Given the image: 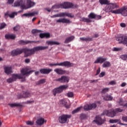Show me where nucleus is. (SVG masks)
I'll list each match as a JSON object with an SVG mask.
<instances>
[{"label": "nucleus", "instance_id": "obj_1", "mask_svg": "<svg viewBox=\"0 0 127 127\" xmlns=\"http://www.w3.org/2000/svg\"><path fill=\"white\" fill-rule=\"evenodd\" d=\"M46 49H48V46H37L35 47L32 49H28L27 48L23 49L17 48L11 52V55L13 57L17 56V55H20V54L24 53V57H28V56H31V55L35 54L36 51L46 50Z\"/></svg>", "mask_w": 127, "mask_h": 127}, {"label": "nucleus", "instance_id": "obj_2", "mask_svg": "<svg viewBox=\"0 0 127 127\" xmlns=\"http://www.w3.org/2000/svg\"><path fill=\"white\" fill-rule=\"evenodd\" d=\"M120 6L116 3H110L107 4L105 7L104 8V11L105 12H111V13H114V14H119V9L116 10H114L115 8H119Z\"/></svg>", "mask_w": 127, "mask_h": 127}, {"label": "nucleus", "instance_id": "obj_3", "mask_svg": "<svg viewBox=\"0 0 127 127\" xmlns=\"http://www.w3.org/2000/svg\"><path fill=\"white\" fill-rule=\"evenodd\" d=\"M124 110L121 108H116L114 109H111L110 110H105L102 115L107 116V117H111V118H114L116 116H118L119 113H122Z\"/></svg>", "mask_w": 127, "mask_h": 127}, {"label": "nucleus", "instance_id": "obj_4", "mask_svg": "<svg viewBox=\"0 0 127 127\" xmlns=\"http://www.w3.org/2000/svg\"><path fill=\"white\" fill-rule=\"evenodd\" d=\"M76 7V5H74L73 3L68 2H64L63 3L61 4H57L56 5H53L52 7V8H74Z\"/></svg>", "mask_w": 127, "mask_h": 127}, {"label": "nucleus", "instance_id": "obj_5", "mask_svg": "<svg viewBox=\"0 0 127 127\" xmlns=\"http://www.w3.org/2000/svg\"><path fill=\"white\" fill-rule=\"evenodd\" d=\"M49 65L51 67L53 66H62V67H67V68H69L70 67H73V66H74V64L70 63V62L65 61L60 63L50 64Z\"/></svg>", "mask_w": 127, "mask_h": 127}, {"label": "nucleus", "instance_id": "obj_6", "mask_svg": "<svg viewBox=\"0 0 127 127\" xmlns=\"http://www.w3.org/2000/svg\"><path fill=\"white\" fill-rule=\"evenodd\" d=\"M70 115L63 114L59 117V122L60 124H66L69 122V119H71Z\"/></svg>", "mask_w": 127, "mask_h": 127}, {"label": "nucleus", "instance_id": "obj_7", "mask_svg": "<svg viewBox=\"0 0 127 127\" xmlns=\"http://www.w3.org/2000/svg\"><path fill=\"white\" fill-rule=\"evenodd\" d=\"M68 87H69L68 85H64L60 86L57 88H55L53 90V95L55 96H56V94H60L61 93H62L64 90L68 89Z\"/></svg>", "mask_w": 127, "mask_h": 127}, {"label": "nucleus", "instance_id": "obj_8", "mask_svg": "<svg viewBox=\"0 0 127 127\" xmlns=\"http://www.w3.org/2000/svg\"><path fill=\"white\" fill-rule=\"evenodd\" d=\"M32 72H34V70H31V71H28V68H22L21 70V75H22V78H20V79H22L21 82L25 81V80H26L25 77L23 78V76H29V75H30V74H31Z\"/></svg>", "mask_w": 127, "mask_h": 127}, {"label": "nucleus", "instance_id": "obj_9", "mask_svg": "<svg viewBox=\"0 0 127 127\" xmlns=\"http://www.w3.org/2000/svg\"><path fill=\"white\" fill-rule=\"evenodd\" d=\"M14 6H21L22 9H27L25 5V0H18L14 2Z\"/></svg>", "mask_w": 127, "mask_h": 127}, {"label": "nucleus", "instance_id": "obj_10", "mask_svg": "<svg viewBox=\"0 0 127 127\" xmlns=\"http://www.w3.org/2000/svg\"><path fill=\"white\" fill-rule=\"evenodd\" d=\"M89 18H82V21H84V22H87L90 23L91 22V19H94L97 17V15L93 12L90 13L88 15Z\"/></svg>", "mask_w": 127, "mask_h": 127}, {"label": "nucleus", "instance_id": "obj_11", "mask_svg": "<svg viewBox=\"0 0 127 127\" xmlns=\"http://www.w3.org/2000/svg\"><path fill=\"white\" fill-rule=\"evenodd\" d=\"M97 108V104L96 103H93L90 105L86 104L84 106V111H90L92 109H96Z\"/></svg>", "mask_w": 127, "mask_h": 127}, {"label": "nucleus", "instance_id": "obj_12", "mask_svg": "<svg viewBox=\"0 0 127 127\" xmlns=\"http://www.w3.org/2000/svg\"><path fill=\"white\" fill-rule=\"evenodd\" d=\"M118 14H121L123 16H127V6L119 9Z\"/></svg>", "mask_w": 127, "mask_h": 127}, {"label": "nucleus", "instance_id": "obj_13", "mask_svg": "<svg viewBox=\"0 0 127 127\" xmlns=\"http://www.w3.org/2000/svg\"><path fill=\"white\" fill-rule=\"evenodd\" d=\"M57 82H61V83H68L69 82V78L68 76H63L61 78L56 79Z\"/></svg>", "mask_w": 127, "mask_h": 127}, {"label": "nucleus", "instance_id": "obj_14", "mask_svg": "<svg viewBox=\"0 0 127 127\" xmlns=\"http://www.w3.org/2000/svg\"><path fill=\"white\" fill-rule=\"evenodd\" d=\"M56 22L57 23H71L70 20L65 18L59 19L56 20Z\"/></svg>", "mask_w": 127, "mask_h": 127}, {"label": "nucleus", "instance_id": "obj_15", "mask_svg": "<svg viewBox=\"0 0 127 127\" xmlns=\"http://www.w3.org/2000/svg\"><path fill=\"white\" fill-rule=\"evenodd\" d=\"M54 72L58 74V75H64V74H66V70H63L62 68H56L54 69Z\"/></svg>", "mask_w": 127, "mask_h": 127}, {"label": "nucleus", "instance_id": "obj_16", "mask_svg": "<svg viewBox=\"0 0 127 127\" xmlns=\"http://www.w3.org/2000/svg\"><path fill=\"white\" fill-rule=\"evenodd\" d=\"M53 69L51 68H42L40 70V72L41 74H48L51 72H52Z\"/></svg>", "mask_w": 127, "mask_h": 127}, {"label": "nucleus", "instance_id": "obj_17", "mask_svg": "<svg viewBox=\"0 0 127 127\" xmlns=\"http://www.w3.org/2000/svg\"><path fill=\"white\" fill-rule=\"evenodd\" d=\"M96 120H94L93 122H95L97 125H103L105 123V120L102 119V118L99 116L96 117Z\"/></svg>", "mask_w": 127, "mask_h": 127}, {"label": "nucleus", "instance_id": "obj_18", "mask_svg": "<svg viewBox=\"0 0 127 127\" xmlns=\"http://www.w3.org/2000/svg\"><path fill=\"white\" fill-rule=\"evenodd\" d=\"M31 96V94L28 91H26L24 92L23 95H19L18 98V99H22V98H29V97Z\"/></svg>", "mask_w": 127, "mask_h": 127}, {"label": "nucleus", "instance_id": "obj_19", "mask_svg": "<svg viewBox=\"0 0 127 127\" xmlns=\"http://www.w3.org/2000/svg\"><path fill=\"white\" fill-rule=\"evenodd\" d=\"M61 17H64V16H68V17H70L72 18L74 17V15L72 14L71 13H68L67 12L60 13Z\"/></svg>", "mask_w": 127, "mask_h": 127}, {"label": "nucleus", "instance_id": "obj_20", "mask_svg": "<svg viewBox=\"0 0 127 127\" xmlns=\"http://www.w3.org/2000/svg\"><path fill=\"white\" fill-rule=\"evenodd\" d=\"M26 8L27 9L28 8H30V7L34 6L35 2L31 1V0H26Z\"/></svg>", "mask_w": 127, "mask_h": 127}, {"label": "nucleus", "instance_id": "obj_21", "mask_svg": "<svg viewBox=\"0 0 127 127\" xmlns=\"http://www.w3.org/2000/svg\"><path fill=\"white\" fill-rule=\"evenodd\" d=\"M20 45H26L29 43H35V41L20 40L18 42Z\"/></svg>", "mask_w": 127, "mask_h": 127}, {"label": "nucleus", "instance_id": "obj_22", "mask_svg": "<svg viewBox=\"0 0 127 127\" xmlns=\"http://www.w3.org/2000/svg\"><path fill=\"white\" fill-rule=\"evenodd\" d=\"M105 61H107V58H103V57H99L94 62V63L95 64H97L98 63H100L101 64H102V63H104V62H105Z\"/></svg>", "mask_w": 127, "mask_h": 127}, {"label": "nucleus", "instance_id": "obj_23", "mask_svg": "<svg viewBox=\"0 0 127 127\" xmlns=\"http://www.w3.org/2000/svg\"><path fill=\"white\" fill-rule=\"evenodd\" d=\"M36 123L38 126H42L44 124V123H46V121L44 120V118H40L36 121Z\"/></svg>", "mask_w": 127, "mask_h": 127}, {"label": "nucleus", "instance_id": "obj_24", "mask_svg": "<svg viewBox=\"0 0 127 127\" xmlns=\"http://www.w3.org/2000/svg\"><path fill=\"white\" fill-rule=\"evenodd\" d=\"M35 14H37V12H32L31 13H24L22 15V16H25V17H31L32 16H34Z\"/></svg>", "mask_w": 127, "mask_h": 127}, {"label": "nucleus", "instance_id": "obj_25", "mask_svg": "<svg viewBox=\"0 0 127 127\" xmlns=\"http://www.w3.org/2000/svg\"><path fill=\"white\" fill-rule=\"evenodd\" d=\"M12 79L14 81H16L17 79H22V75L13 74L12 75Z\"/></svg>", "mask_w": 127, "mask_h": 127}, {"label": "nucleus", "instance_id": "obj_26", "mask_svg": "<svg viewBox=\"0 0 127 127\" xmlns=\"http://www.w3.org/2000/svg\"><path fill=\"white\" fill-rule=\"evenodd\" d=\"M40 38H50V33H41L39 35Z\"/></svg>", "mask_w": 127, "mask_h": 127}, {"label": "nucleus", "instance_id": "obj_27", "mask_svg": "<svg viewBox=\"0 0 127 127\" xmlns=\"http://www.w3.org/2000/svg\"><path fill=\"white\" fill-rule=\"evenodd\" d=\"M46 44L48 45H60V43L57 41H46Z\"/></svg>", "mask_w": 127, "mask_h": 127}, {"label": "nucleus", "instance_id": "obj_28", "mask_svg": "<svg viewBox=\"0 0 127 127\" xmlns=\"http://www.w3.org/2000/svg\"><path fill=\"white\" fill-rule=\"evenodd\" d=\"M15 15H17V13L14 12H12L11 14L9 13V11H7L5 13V16H9L11 18H13Z\"/></svg>", "mask_w": 127, "mask_h": 127}, {"label": "nucleus", "instance_id": "obj_29", "mask_svg": "<svg viewBox=\"0 0 127 127\" xmlns=\"http://www.w3.org/2000/svg\"><path fill=\"white\" fill-rule=\"evenodd\" d=\"M16 36L15 35L13 34H6L5 35V38L6 39H15Z\"/></svg>", "mask_w": 127, "mask_h": 127}, {"label": "nucleus", "instance_id": "obj_30", "mask_svg": "<svg viewBox=\"0 0 127 127\" xmlns=\"http://www.w3.org/2000/svg\"><path fill=\"white\" fill-rule=\"evenodd\" d=\"M81 41H85L86 42H88V41H93V37L91 38L90 37L87 38L82 37L80 38Z\"/></svg>", "mask_w": 127, "mask_h": 127}, {"label": "nucleus", "instance_id": "obj_31", "mask_svg": "<svg viewBox=\"0 0 127 127\" xmlns=\"http://www.w3.org/2000/svg\"><path fill=\"white\" fill-rule=\"evenodd\" d=\"M4 71L5 73H6V74H7V75H8V74H10L12 72V71L11 70V67L10 66L5 67L4 68Z\"/></svg>", "mask_w": 127, "mask_h": 127}, {"label": "nucleus", "instance_id": "obj_32", "mask_svg": "<svg viewBox=\"0 0 127 127\" xmlns=\"http://www.w3.org/2000/svg\"><path fill=\"white\" fill-rule=\"evenodd\" d=\"M111 63L108 61L105 62L102 65V66L103 67V68H109V67H111Z\"/></svg>", "mask_w": 127, "mask_h": 127}, {"label": "nucleus", "instance_id": "obj_33", "mask_svg": "<svg viewBox=\"0 0 127 127\" xmlns=\"http://www.w3.org/2000/svg\"><path fill=\"white\" fill-rule=\"evenodd\" d=\"M103 98L105 101H112L113 100V97L110 95H107V96H103Z\"/></svg>", "mask_w": 127, "mask_h": 127}, {"label": "nucleus", "instance_id": "obj_34", "mask_svg": "<svg viewBox=\"0 0 127 127\" xmlns=\"http://www.w3.org/2000/svg\"><path fill=\"white\" fill-rule=\"evenodd\" d=\"M74 38H75V37H74V36H71L70 37L66 38L64 41V43H69V42H71V41H72V40H73Z\"/></svg>", "mask_w": 127, "mask_h": 127}, {"label": "nucleus", "instance_id": "obj_35", "mask_svg": "<svg viewBox=\"0 0 127 127\" xmlns=\"http://www.w3.org/2000/svg\"><path fill=\"white\" fill-rule=\"evenodd\" d=\"M31 32L33 34H34V35H35V36H36V35H37L38 33L42 32V31L38 29H33Z\"/></svg>", "mask_w": 127, "mask_h": 127}, {"label": "nucleus", "instance_id": "obj_36", "mask_svg": "<svg viewBox=\"0 0 127 127\" xmlns=\"http://www.w3.org/2000/svg\"><path fill=\"white\" fill-rule=\"evenodd\" d=\"M100 4L103 5V4H109L110 3V1L108 0H99Z\"/></svg>", "mask_w": 127, "mask_h": 127}, {"label": "nucleus", "instance_id": "obj_37", "mask_svg": "<svg viewBox=\"0 0 127 127\" xmlns=\"http://www.w3.org/2000/svg\"><path fill=\"white\" fill-rule=\"evenodd\" d=\"M109 122L110 123V124H116L117 123H119V124L120 125V123H121V120H120V119H115V120L111 119L109 120Z\"/></svg>", "mask_w": 127, "mask_h": 127}, {"label": "nucleus", "instance_id": "obj_38", "mask_svg": "<svg viewBox=\"0 0 127 127\" xmlns=\"http://www.w3.org/2000/svg\"><path fill=\"white\" fill-rule=\"evenodd\" d=\"M9 106H10L11 108H14V107H20V104L19 103L9 104Z\"/></svg>", "mask_w": 127, "mask_h": 127}, {"label": "nucleus", "instance_id": "obj_39", "mask_svg": "<svg viewBox=\"0 0 127 127\" xmlns=\"http://www.w3.org/2000/svg\"><path fill=\"white\" fill-rule=\"evenodd\" d=\"M81 109H82V107H79L77 108V109H75L74 110H73L72 112V115H74V114H76V113H78V112H80V111L81 110Z\"/></svg>", "mask_w": 127, "mask_h": 127}, {"label": "nucleus", "instance_id": "obj_40", "mask_svg": "<svg viewBox=\"0 0 127 127\" xmlns=\"http://www.w3.org/2000/svg\"><path fill=\"white\" fill-rule=\"evenodd\" d=\"M124 38H124L123 36H121L117 38L116 40H117V41H118L119 43H123Z\"/></svg>", "mask_w": 127, "mask_h": 127}, {"label": "nucleus", "instance_id": "obj_41", "mask_svg": "<svg viewBox=\"0 0 127 127\" xmlns=\"http://www.w3.org/2000/svg\"><path fill=\"white\" fill-rule=\"evenodd\" d=\"M122 50H123V48H122L114 47L113 49V51H115V52L122 51Z\"/></svg>", "mask_w": 127, "mask_h": 127}, {"label": "nucleus", "instance_id": "obj_42", "mask_svg": "<svg viewBox=\"0 0 127 127\" xmlns=\"http://www.w3.org/2000/svg\"><path fill=\"white\" fill-rule=\"evenodd\" d=\"M26 124L28 126H33V125H34V122L28 121L26 122Z\"/></svg>", "mask_w": 127, "mask_h": 127}, {"label": "nucleus", "instance_id": "obj_43", "mask_svg": "<svg viewBox=\"0 0 127 127\" xmlns=\"http://www.w3.org/2000/svg\"><path fill=\"white\" fill-rule=\"evenodd\" d=\"M121 58L122 59V60L126 61V60H127V54L121 55Z\"/></svg>", "mask_w": 127, "mask_h": 127}, {"label": "nucleus", "instance_id": "obj_44", "mask_svg": "<svg viewBox=\"0 0 127 127\" xmlns=\"http://www.w3.org/2000/svg\"><path fill=\"white\" fill-rule=\"evenodd\" d=\"M67 95L68 98H72L74 96V93L72 92H69L67 93Z\"/></svg>", "mask_w": 127, "mask_h": 127}, {"label": "nucleus", "instance_id": "obj_45", "mask_svg": "<svg viewBox=\"0 0 127 127\" xmlns=\"http://www.w3.org/2000/svg\"><path fill=\"white\" fill-rule=\"evenodd\" d=\"M109 88H105L103 89L102 91V94H106V93H108L109 92Z\"/></svg>", "mask_w": 127, "mask_h": 127}, {"label": "nucleus", "instance_id": "obj_46", "mask_svg": "<svg viewBox=\"0 0 127 127\" xmlns=\"http://www.w3.org/2000/svg\"><path fill=\"white\" fill-rule=\"evenodd\" d=\"M19 29H20V26H19V25H17L15 27H13L14 31H18Z\"/></svg>", "mask_w": 127, "mask_h": 127}, {"label": "nucleus", "instance_id": "obj_47", "mask_svg": "<svg viewBox=\"0 0 127 127\" xmlns=\"http://www.w3.org/2000/svg\"><path fill=\"white\" fill-rule=\"evenodd\" d=\"M61 104L64 106H66V105H67V101L65 100H62L61 101Z\"/></svg>", "mask_w": 127, "mask_h": 127}, {"label": "nucleus", "instance_id": "obj_48", "mask_svg": "<svg viewBox=\"0 0 127 127\" xmlns=\"http://www.w3.org/2000/svg\"><path fill=\"white\" fill-rule=\"evenodd\" d=\"M5 26H6V24H5V23H1L0 24V29H3Z\"/></svg>", "mask_w": 127, "mask_h": 127}, {"label": "nucleus", "instance_id": "obj_49", "mask_svg": "<svg viewBox=\"0 0 127 127\" xmlns=\"http://www.w3.org/2000/svg\"><path fill=\"white\" fill-rule=\"evenodd\" d=\"M45 82H46L45 79H42L38 81V84L39 85H40V84H44V83H45Z\"/></svg>", "mask_w": 127, "mask_h": 127}, {"label": "nucleus", "instance_id": "obj_50", "mask_svg": "<svg viewBox=\"0 0 127 127\" xmlns=\"http://www.w3.org/2000/svg\"><path fill=\"white\" fill-rule=\"evenodd\" d=\"M123 44H126L127 46V37H125L122 43Z\"/></svg>", "mask_w": 127, "mask_h": 127}, {"label": "nucleus", "instance_id": "obj_51", "mask_svg": "<svg viewBox=\"0 0 127 127\" xmlns=\"http://www.w3.org/2000/svg\"><path fill=\"white\" fill-rule=\"evenodd\" d=\"M106 75V72L105 71L101 72L99 74L100 78H102L104 76V75Z\"/></svg>", "mask_w": 127, "mask_h": 127}, {"label": "nucleus", "instance_id": "obj_52", "mask_svg": "<svg viewBox=\"0 0 127 127\" xmlns=\"http://www.w3.org/2000/svg\"><path fill=\"white\" fill-rule=\"evenodd\" d=\"M122 120L123 122L127 123V116H123L122 118Z\"/></svg>", "mask_w": 127, "mask_h": 127}, {"label": "nucleus", "instance_id": "obj_53", "mask_svg": "<svg viewBox=\"0 0 127 127\" xmlns=\"http://www.w3.org/2000/svg\"><path fill=\"white\" fill-rule=\"evenodd\" d=\"M6 81L7 82V83H12V82H14L12 78H9L7 79Z\"/></svg>", "mask_w": 127, "mask_h": 127}, {"label": "nucleus", "instance_id": "obj_54", "mask_svg": "<svg viewBox=\"0 0 127 127\" xmlns=\"http://www.w3.org/2000/svg\"><path fill=\"white\" fill-rule=\"evenodd\" d=\"M100 72H101V67H99L97 70L95 76H98L100 74Z\"/></svg>", "mask_w": 127, "mask_h": 127}, {"label": "nucleus", "instance_id": "obj_55", "mask_svg": "<svg viewBox=\"0 0 127 127\" xmlns=\"http://www.w3.org/2000/svg\"><path fill=\"white\" fill-rule=\"evenodd\" d=\"M117 82L115 80H112L109 82L110 85H116Z\"/></svg>", "mask_w": 127, "mask_h": 127}, {"label": "nucleus", "instance_id": "obj_56", "mask_svg": "<svg viewBox=\"0 0 127 127\" xmlns=\"http://www.w3.org/2000/svg\"><path fill=\"white\" fill-rule=\"evenodd\" d=\"M14 2V0H7V3L9 4H12Z\"/></svg>", "mask_w": 127, "mask_h": 127}, {"label": "nucleus", "instance_id": "obj_57", "mask_svg": "<svg viewBox=\"0 0 127 127\" xmlns=\"http://www.w3.org/2000/svg\"><path fill=\"white\" fill-rule=\"evenodd\" d=\"M119 105H120V106H124V101H123V99H121L120 100Z\"/></svg>", "mask_w": 127, "mask_h": 127}, {"label": "nucleus", "instance_id": "obj_58", "mask_svg": "<svg viewBox=\"0 0 127 127\" xmlns=\"http://www.w3.org/2000/svg\"><path fill=\"white\" fill-rule=\"evenodd\" d=\"M53 17H61L60 13L54 15Z\"/></svg>", "mask_w": 127, "mask_h": 127}, {"label": "nucleus", "instance_id": "obj_59", "mask_svg": "<svg viewBox=\"0 0 127 127\" xmlns=\"http://www.w3.org/2000/svg\"><path fill=\"white\" fill-rule=\"evenodd\" d=\"M120 26H121V27H126V24L125 23H121L120 24Z\"/></svg>", "mask_w": 127, "mask_h": 127}, {"label": "nucleus", "instance_id": "obj_60", "mask_svg": "<svg viewBox=\"0 0 127 127\" xmlns=\"http://www.w3.org/2000/svg\"><path fill=\"white\" fill-rule=\"evenodd\" d=\"M95 18H96V19H101L102 18V16L96 15V17Z\"/></svg>", "mask_w": 127, "mask_h": 127}, {"label": "nucleus", "instance_id": "obj_61", "mask_svg": "<svg viewBox=\"0 0 127 127\" xmlns=\"http://www.w3.org/2000/svg\"><path fill=\"white\" fill-rule=\"evenodd\" d=\"M90 83H96V82H98V80H89Z\"/></svg>", "mask_w": 127, "mask_h": 127}, {"label": "nucleus", "instance_id": "obj_62", "mask_svg": "<svg viewBox=\"0 0 127 127\" xmlns=\"http://www.w3.org/2000/svg\"><path fill=\"white\" fill-rule=\"evenodd\" d=\"M25 63H29L30 62V60L29 59H26L25 60Z\"/></svg>", "mask_w": 127, "mask_h": 127}, {"label": "nucleus", "instance_id": "obj_63", "mask_svg": "<svg viewBox=\"0 0 127 127\" xmlns=\"http://www.w3.org/2000/svg\"><path fill=\"white\" fill-rule=\"evenodd\" d=\"M127 86V83L126 82H123L121 84V87H126Z\"/></svg>", "mask_w": 127, "mask_h": 127}, {"label": "nucleus", "instance_id": "obj_64", "mask_svg": "<svg viewBox=\"0 0 127 127\" xmlns=\"http://www.w3.org/2000/svg\"><path fill=\"white\" fill-rule=\"evenodd\" d=\"M94 37V38H97V37H99V34H95Z\"/></svg>", "mask_w": 127, "mask_h": 127}]
</instances>
